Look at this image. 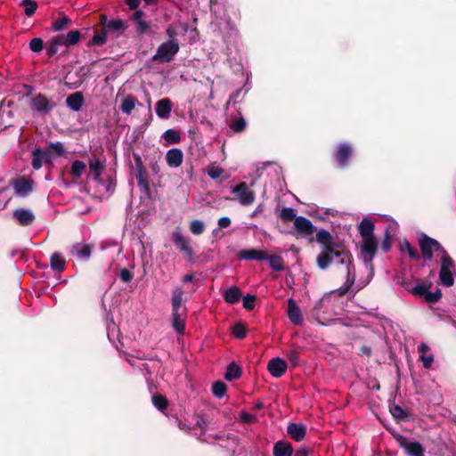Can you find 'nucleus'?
Instances as JSON below:
<instances>
[{
	"mask_svg": "<svg viewBox=\"0 0 456 456\" xmlns=\"http://www.w3.org/2000/svg\"><path fill=\"white\" fill-rule=\"evenodd\" d=\"M84 103V97L80 92H76L69 95L66 99L67 106L73 111H78Z\"/></svg>",
	"mask_w": 456,
	"mask_h": 456,
	"instance_id": "nucleus-28",
	"label": "nucleus"
},
{
	"mask_svg": "<svg viewBox=\"0 0 456 456\" xmlns=\"http://www.w3.org/2000/svg\"><path fill=\"white\" fill-rule=\"evenodd\" d=\"M241 371L240 369L235 364L231 363L227 367V370L225 372V379L229 381L239 379L240 377Z\"/></svg>",
	"mask_w": 456,
	"mask_h": 456,
	"instance_id": "nucleus-43",
	"label": "nucleus"
},
{
	"mask_svg": "<svg viewBox=\"0 0 456 456\" xmlns=\"http://www.w3.org/2000/svg\"><path fill=\"white\" fill-rule=\"evenodd\" d=\"M255 296H252L250 294H248L247 296H245L243 297V306L246 308V309H248V310H251L254 308L255 306Z\"/></svg>",
	"mask_w": 456,
	"mask_h": 456,
	"instance_id": "nucleus-59",
	"label": "nucleus"
},
{
	"mask_svg": "<svg viewBox=\"0 0 456 456\" xmlns=\"http://www.w3.org/2000/svg\"><path fill=\"white\" fill-rule=\"evenodd\" d=\"M51 161V153L48 151H44L37 148L32 152V167L35 170L42 167L44 162Z\"/></svg>",
	"mask_w": 456,
	"mask_h": 456,
	"instance_id": "nucleus-17",
	"label": "nucleus"
},
{
	"mask_svg": "<svg viewBox=\"0 0 456 456\" xmlns=\"http://www.w3.org/2000/svg\"><path fill=\"white\" fill-rule=\"evenodd\" d=\"M86 168V164L80 160H75L71 164L70 173L75 179H79Z\"/></svg>",
	"mask_w": 456,
	"mask_h": 456,
	"instance_id": "nucleus-41",
	"label": "nucleus"
},
{
	"mask_svg": "<svg viewBox=\"0 0 456 456\" xmlns=\"http://www.w3.org/2000/svg\"><path fill=\"white\" fill-rule=\"evenodd\" d=\"M358 230L362 238L374 237V224L367 218H363L359 224Z\"/></svg>",
	"mask_w": 456,
	"mask_h": 456,
	"instance_id": "nucleus-33",
	"label": "nucleus"
},
{
	"mask_svg": "<svg viewBox=\"0 0 456 456\" xmlns=\"http://www.w3.org/2000/svg\"><path fill=\"white\" fill-rule=\"evenodd\" d=\"M267 369L273 377L280 378L285 373L287 370V363L280 357L273 358L269 362Z\"/></svg>",
	"mask_w": 456,
	"mask_h": 456,
	"instance_id": "nucleus-16",
	"label": "nucleus"
},
{
	"mask_svg": "<svg viewBox=\"0 0 456 456\" xmlns=\"http://www.w3.org/2000/svg\"><path fill=\"white\" fill-rule=\"evenodd\" d=\"M59 37L62 45L69 47L79 42L81 34L78 30H71L67 35L61 34Z\"/></svg>",
	"mask_w": 456,
	"mask_h": 456,
	"instance_id": "nucleus-32",
	"label": "nucleus"
},
{
	"mask_svg": "<svg viewBox=\"0 0 456 456\" xmlns=\"http://www.w3.org/2000/svg\"><path fill=\"white\" fill-rule=\"evenodd\" d=\"M50 147L56 152L57 155L61 156L65 152V148L61 142H51Z\"/></svg>",
	"mask_w": 456,
	"mask_h": 456,
	"instance_id": "nucleus-60",
	"label": "nucleus"
},
{
	"mask_svg": "<svg viewBox=\"0 0 456 456\" xmlns=\"http://www.w3.org/2000/svg\"><path fill=\"white\" fill-rule=\"evenodd\" d=\"M13 189L18 196L26 197L33 190V182L24 177L17 179L13 183Z\"/></svg>",
	"mask_w": 456,
	"mask_h": 456,
	"instance_id": "nucleus-19",
	"label": "nucleus"
},
{
	"mask_svg": "<svg viewBox=\"0 0 456 456\" xmlns=\"http://www.w3.org/2000/svg\"><path fill=\"white\" fill-rule=\"evenodd\" d=\"M231 191L235 195L234 200H237L241 206H250L256 200V193L245 182L238 183L231 188Z\"/></svg>",
	"mask_w": 456,
	"mask_h": 456,
	"instance_id": "nucleus-7",
	"label": "nucleus"
},
{
	"mask_svg": "<svg viewBox=\"0 0 456 456\" xmlns=\"http://www.w3.org/2000/svg\"><path fill=\"white\" fill-rule=\"evenodd\" d=\"M62 45H63L60 39L59 35L53 37L46 43V53L49 56H53L57 53V52L59 51V48Z\"/></svg>",
	"mask_w": 456,
	"mask_h": 456,
	"instance_id": "nucleus-36",
	"label": "nucleus"
},
{
	"mask_svg": "<svg viewBox=\"0 0 456 456\" xmlns=\"http://www.w3.org/2000/svg\"><path fill=\"white\" fill-rule=\"evenodd\" d=\"M166 33L170 39H174L176 37L185 36L187 33L190 34V43H195L197 40L196 29L190 28L185 22H173L167 29Z\"/></svg>",
	"mask_w": 456,
	"mask_h": 456,
	"instance_id": "nucleus-8",
	"label": "nucleus"
},
{
	"mask_svg": "<svg viewBox=\"0 0 456 456\" xmlns=\"http://www.w3.org/2000/svg\"><path fill=\"white\" fill-rule=\"evenodd\" d=\"M173 108V104L168 98H163L157 102L155 106V111L157 116L161 119H167L170 117V113Z\"/></svg>",
	"mask_w": 456,
	"mask_h": 456,
	"instance_id": "nucleus-21",
	"label": "nucleus"
},
{
	"mask_svg": "<svg viewBox=\"0 0 456 456\" xmlns=\"http://www.w3.org/2000/svg\"><path fill=\"white\" fill-rule=\"evenodd\" d=\"M162 137L169 144L177 143V142H179V141L181 139L180 133L175 129H167L163 134Z\"/></svg>",
	"mask_w": 456,
	"mask_h": 456,
	"instance_id": "nucleus-42",
	"label": "nucleus"
},
{
	"mask_svg": "<svg viewBox=\"0 0 456 456\" xmlns=\"http://www.w3.org/2000/svg\"><path fill=\"white\" fill-rule=\"evenodd\" d=\"M224 173V169L220 167L211 165L208 168V175L212 179L219 178Z\"/></svg>",
	"mask_w": 456,
	"mask_h": 456,
	"instance_id": "nucleus-52",
	"label": "nucleus"
},
{
	"mask_svg": "<svg viewBox=\"0 0 456 456\" xmlns=\"http://www.w3.org/2000/svg\"><path fill=\"white\" fill-rule=\"evenodd\" d=\"M107 40V37H106V34L105 32H102V33H98V34H95L93 38H92V44L94 45H102L103 44H105Z\"/></svg>",
	"mask_w": 456,
	"mask_h": 456,
	"instance_id": "nucleus-55",
	"label": "nucleus"
},
{
	"mask_svg": "<svg viewBox=\"0 0 456 456\" xmlns=\"http://www.w3.org/2000/svg\"><path fill=\"white\" fill-rule=\"evenodd\" d=\"M353 155V148L347 142L339 143L337 146V150L334 153V157L338 167L339 168H345L348 166L349 159Z\"/></svg>",
	"mask_w": 456,
	"mask_h": 456,
	"instance_id": "nucleus-11",
	"label": "nucleus"
},
{
	"mask_svg": "<svg viewBox=\"0 0 456 456\" xmlns=\"http://www.w3.org/2000/svg\"><path fill=\"white\" fill-rule=\"evenodd\" d=\"M391 413L397 419H403L406 417L404 410L399 405H394L391 409Z\"/></svg>",
	"mask_w": 456,
	"mask_h": 456,
	"instance_id": "nucleus-56",
	"label": "nucleus"
},
{
	"mask_svg": "<svg viewBox=\"0 0 456 456\" xmlns=\"http://www.w3.org/2000/svg\"><path fill=\"white\" fill-rule=\"evenodd\" d=\"M120 280L124 282H130L134 277L131 271L128 269H122L119 274Z\"/></svg>",
	"mask_w": 456,
	"mask_h": 456,
	"instance_id": "nucleus-61",
	"label": "nucleus"
},
{
	"mask_svg": "<svg viewBox=\"0 0 456 456\" xmlns=\"http://www.w3.org/2000/svg\"><path fill=\"white\" fill-rule=\"evenodd\" d=\"M239 258L241 260H265L267 258V255L265 251L260 249H248L241 250L239 252Z\"/></svg>",
	"mask_w": 456,
	"mask_h": 456,
	"instance_id": "nucleus-26",
	"label": "nucleus"
},
{
	"mask_svg": "<svg viewBox=\"0 0 456 456\" xmlns=\"http://www.w3.org/2000/svg\"><path fill=\"white\" fill-rule=\"evenodd\" d=\"M226 392V385L223 381H216L212 385V393L217 398L224 396Z\"/></svg>",
	"mask_w": 456,
	"mask_h": 456,
	"instance_id": "nucleus-46",
	"label": "nucleus"
},
{
	"mask_svg": "<svg viewBox=\"0 0 456 456\" xmlns=\"http://www.w3.org/2000/svg\"><path fill=\"white\" fill-rule=\"evenodd\" d=\"M230 127L233 132H242L246 127V121L242 117H240L239 118L232 121Z\"/></svg>",
	"mask_w": 456,
	"mask_h": 456,
	"instance_id": "nucleus-49",
	"label": "nucleus"
},
{
	"mask_svg": "<svg viewBox=\"0 0 456 456\" xmlns=\"http://www.w3.org/2000/svg\"><path fill=\"white\" fill-rule=\"evenodd\" d=\"M135 103L136 100L133 96L127 95L123 99L120 105V110L123 113L130 115L135 107Z\"/></svg>",
	"mask_w": 456,
	"mask_h": 456,
	"instance_id": "nucleus-39",
	"label": "nucleus"
},
{
	"mask_svg": "<svg viewBox=\"0 0 456 456\" xmlns=\"http://www.w3.org/2000/svg\"><path fill=\"white\" fill-rule=\"evenodd\" d=\"M400 250L403 254H407L410 258L413 260H419V255L415 248H413L409 240H404L400 243Z\"/></svg>",
	"mask_w": 456,
	"mask_h": 456,
	"instance_id": "nucleus-37",
	"label": "nucleus"
},
{
	"mask_svg": "<svg viewBox=\"0 0 456 456\" xmlns=\"http://www.w3.org/2000/svg\"><path fill=\"white\" fill-rule=\"evenodd\" d=\"M183 155L180 149L172 148L167 151L166 155V160L167 165L172 168L180 167L183 163Z\"/></svg>",
	"mask_w": 456,
	"mask_h": 456,
	"instance_id": "nucleus-23",
	"label": "nucleus"
},
{
	"mask_svg": "<svg viewBox=\"0 0 456 456\" xmlns=\"http://www.w3.org/2000/svg\"><path fill=\"white\" fill-rule=\"evenodd\" d=\"M129 20L134 23L135 32L138 35H143L150 31L151 21L145 19V12L142 10H136L129 17Z\"/></svg>",
	"mask_w": 456,
	"mask_h": 456,
	"instance_id": "nucleus-12",
	"label": "nucleus"
},
{
	"mask_svg": "<svg viewBox=\"0 0 456 456\" xmlns=\"http://www.w3.org/2000/svg\"><path fill=\"white\" fill-rule=\"evenodd\" d=\"M288 317L295 325H301L304 322L301 310L293 298L288 300Z\"/></svg>",
	"mask_w": 456,
	"mask_h": 456,
	"instance_id": "nucleus-15",
	"label": "nucleus"
},
{
	"mask_svg": "<svg viewBox=\"0 0 456 456\" xmlns=\"http://www.w3.org/2000/svg\"><path fill=\"white\" fill-rule=\"evenodd\" d=\"M288 359L293 366H297L299 363V354L296 350H290L287 354Z\"/></svg>",
	"mask_w": 456,
	"mask_h": 456,
	"instance_id": "nucleus-58",
	"label": "nucleus"
},
{
	"mask_svg": "<svg viewBox=\"0 0 456 456\" xmlns=\"http://www.w3.org/2000/svg\"><path fill=\"white\" fill-rule=\"evenodd\" d=\"M231 223L232 221L228 216H223L217 221L219 228H227L231 225Z\"/></svg>",
	"mask_w": 456,
	"mask_h": 456,
	"instance_id": "nucleus-63",
	"label": "nucleus"
},
{
	"mask_svg": "<svg viewBox=\"0 0 456 456\" xmlns=\"http://www.w3.org/2000/svg\"><path fill=\"white\" fill-rule=\"evenodd\" d=\"M152 403L159 411L163 412L168 405V401L161 395H154L152 396Z\"/></svg>",
	"mask_w": 456,
	"mask_h": 456,
	"instance_id": "nucleus-44",
	"label": "nucleus"
},
{
	"mask_svg": "<svg viewBox=\"0 0 456 456\" xmlns=\"http://www.w3.org/2000/svg\"><path fill=\"white\" fill-rule=\"evenodd\" d=\"M183 290L182 288H175L172 290V312H186V308L183 307Z\"/></svg>",
	"mask_w": 456,
	"mask_h": 456,
	"instance_id": "nucleus-25",
	"label": "nucleus"
},
{
	"mask_svg": "<svg viewBox=\"0 0 456 456\" xmlns=\"http://www.w3.org/2000/svg\"><path fill=\"white\" fill-rule=\"evenodd\" d=\"M89 175L93 180L97 181L104 170V163L98 158L90 159L89 162Z\"/></svg>",
	"mask_w": 456,
	"mask_h": 456,
	"instance_id": "nucleus-27",
	"label": "nucleus"
},
{
	"mask_svg": "<svg viewBox=\"0 0 456 456\" xmlns=\"http://www.w3.org/2000/svg\"><path fill=\"white\" fill-rule=\"evenodd\" d=\"M133 157L135 164L136 170V180L138 186L141 189L146 190L148 189V181L145 177V168L142 163V159L140 154L134 152Z\"/></svg>",
	"mask_w": 456,
	"mask_h": 456,
	"instance_id": "nucleus-14",
	"label": "nucleus"
},
{
	"mask_svg": "<svg viewBox=\"0 0 456 456\" xmlns=\"http://www.w3.org/2000/svg\"><path fill=\"white\" fill-rule=\"evenodd\" d=\"M288 435L295 441H302L306 434V428L301 423H289L287 428Z\"/></svg>",
	"mask_w": 456,
	"mask_h": 456,
	"instance_id": "nucleus-22",
	"label": "nucleus"
},
{
	"mask_svg": "<svg viewBox=\"0 0 456 456\" xmlns=\"http://www.w3.org/2000/svg\"><path fill=\"white\" fill-rule=\"evenodd\" d=\"M432 282L427 280H419L413 286L410 292L415 297H422L428 303H436L442 297V291L440 289H436V291L431 292L429 289L432 287Z\"/></svg>",
	"mask_w": 456,
	"mask_h": 456,
	"instance_id": "nucleus-5",
	"label": "nucleus"
},
{
	"mask_svg": "<svg viewBox=\"0 0 456 456\" xmlns=\"http://www.w3.org/2000/svg\"><path fill=\"white\" fill-rule=\"evenodd\" d=\"M31 109L41 114L50 113L55 107V103L46 96L39 94L30 99Z\"/></svg>",
	"mask_w": 456,
	"mask_h": 456,
	"instance_id": "nucleus-10",
	"label": "nucleus"
},
{
	"mask_svg": "<svg viewBox=\"0 0 456 456\" xmlns=\"http://www.w3.org/2000/svg\"><path fill=\"white\" fill-rule=\"evenodd\" d=\"M20 5L24 7L27 16H32L37 8V4L34 0H22Z\"/></svg>",
	"mask_w": 456,
	"mask_h": 456,
	"instance_id": "nucleus-47",
	"label": "nucleus"
},
{
	"mask_svg": "<svg viewBox=\"0 0 456 456\" xmlns=\"http://www.w3.org/2000/svg\"><path fill=\"white\" fill-rule=\"evenodd\" d=\"M44 47V42L39 37H35L29 42V49L34 53L40 52Z\"/></svg>",
	"mask_w": 456,
	"mask_h": 456,
	"instance_id": "nucleus-54",
	"label": "nucleus"
},
{
	"mask_svg": "<svg viewBox=\"0 0 456 456\" xmlns=\"http://www.w3.org/2000/svg\"><path fill=\"white\" fill-rule=\"evenodd\" d=\"M185 315H186V312H172L171 313L172 327L177 334H183V332H184Z\"/></svg>",
	"mask_w": 456,
	"mask_h": 456,
	"instance_id": "nucleus-24",
	"label": "nucleus"
},
{
	"mask_svg": "<svg viewBox=\"0 0 456 456\" xmlns=\"http://www.w3.org/2000/svg\"><path fill=\"white\" fill-rule=\"evenodd\" d=\"M50 263L51 268L54 271L61 272L65 268V260L58 252L52 255Z\"/></svg>",
	"mask_w": 456,
	"mask_h": 456,
	"instance_id": "nucleus-38",
	"label": "nucleus"
},
{
	"mask_svg": "<svg viewBox=\"0 0 456 456\" xmlns=\"http://www.w3.org/2000/svg\"><path fill=\"white\" fill-rule=\"evenodd\" d=\"M240 419L244 424L256 423L257 421L256 416L250 414L245 411H240Z\"/></svg>",
	"mask_w": 456,
	"mask_h": 456,
	"instance_id": "nucleus-53",
	"label": "nucleus"
},
{
	"mask_svg": "<svg viewBox=\"0 0 456 456\" xmlns=\"http://www.w3.org/2000/svg\"><path fill=\"white\" fill-rule=\"evenodd\" d=\"M439 280L444 287H452L455 282L456 264L447 252H443L440 259Z\"/></svg>",
	"mask_w": 456,
	"mask_h": 456,
	"instance_id": "nucleus-4",
	"label": "nucleus"
},
{
	"mask_svg": "<svg viewBox=\"0 0 456 456\" xmlns=\"http://www.w3.org/2000/svg\"><path fill=\"white\" fill-rule=\"evenodd\" d=\"M419 245L421 250L422 257L425 261H431L436 253V256L441 259L443 252H447L438 240L428 236L425 233H421L419 235Z\"/></svg>",
	"mask_w": 456,
	"mask_h": 456,
	"instance_id": "nucleus-3",
	"label": "nucleus"
},
{
	"mask_svg": "<svg viewBox=\"0 0 456 456\" xmlns=\"http://www.w3.org/2000/svg\"><path fill=\"white\" fill-rule=\"evenodd\" d=\"M233 334L238 338H243L246 336V331L241 325L238 324L233 329Z\"/></svg>",
	"mask_w": 456,
	"mask_h": 456,
	"instance_id": "nucleus-62",
	"label": "nucleus"
},
{
	"mask_svg": "<svg viewBox=\"0 0 456 456\" xmlns=\"http://www.w3.org/2000/svg\"><path fill=\"white\" fill-rule=\"evenodd\" d=\"M293 448L289 443L278 441L273 446V456H292Z\"/></svg>",
	"mask_w": 456,
	"mask_h": 456,
	"instance_id": "nucleus-30",
	"label": "nucleus"
},
{
	"mask_svg": "<svg viewBox=\"0 0 456 456\" xmlns=\"http://www.w3.org/2000/svg\"><path fill=\"white\" fill-rule=\"evenodd\" d=\"M265 260L268 261L270 267L274 271L279 272L284 270L285 268L284 261L282 257H281L280 256H267V258H265Z\"/></svg>",
	"mask_w": 456,
	"mask_h": 456,
	"instance_id": "nucleus-40",
	"label": "nucleus"
},
{
	"mask_svg": "<svg viewBox=\"0 0 456 456\" xmlns=\"http://www.w3.org/2000/svg\"><path fill=\"white\" fill-rule=\"evenodd\" d=\"M71 254L78 259H88L91 256V248L88 244L77 243L72 247Z\"/></svg>",
	"mask_w": 456,
	"mask_h": 456,
	"instance_id": "nucleus-29",
	"label": "nucleus"
},
{
	"mask_svg": "<svg viewBox=\"0 0 456 456\" xmlns=\"http://www.w3.org/2000/svg\"><path fill=\"white\" fill-rule=\"evenodd\" d=\"M429 350V347L427 344L421 343L418 346V352L419 354V358L422 361L423 367L425 369H429L432 366L434 362V356L432 354H427L426 353Z\"/></svg>",
	"mask_w": 456,
	"mask_h": 456,
	"instance_id": "nucleus-31",
	"label": "nucleus"
},
{
	"mask_svg": "<svg viewBox=\"0 0 456 456\" xmlns=\"http://www.w3.org/2000/svg\"><path fill=\"white\" fill-rule=\"evenodd\" d=\"M159 159H160L159 155L150 159L149 166H150V168H151L153 175H159L160 173L161 169H160V166L159 164Z\"/></svg>",
	"mask_w": 456,
	"mask_h": 456,
	"instance_id": "nucleus-51",
	"label": "nucleus"
},
{
	"mask_svg": "<svg viewBox=\"0 0 456 456\" xmlns=\"http://www.w3.org/2000/svg\"><path fill=\"white\" fill-rule=\"evenodd\" d=\"M69 22H70V20L66 16L60 18L53 23V29L54 31H61L67 27V25Z\"/></svg>",
	"mask_w": 456,
	"mask_h": 456,
	"instance_id": "nucleus-50",
	"label": "nucleus"
},
{
	"mask_svg": "<svg viewBox=\"0 0 456 456\" xmlns=\"http://www.w3.org/2000/svg\"><path fill=\"white\" fill-rule=\"evenodd\" d=\"M316 240L322 248L316 258V263L321 270H326L333 265L336 272L345 276V282L337 289L338 296L345 295L353 287L355 281V268L353 263L352 254L342 245L334 241L330 232L321 229L316 233Z\"/></svg>",
	"mask_w": 456,
	"mask_h": 456,
	"instance_id": "nucleus-1",
	"label": "nucleus"
},
{
	"mask_svg": "<svg viewBox=\"0 0 456 456\" xmlns=\"http://www.w3.org/2000/svg\"><path fill=\"white\" fill-rule=\"evenodd\" d=\"M280 217L284 222H289L292 220L295 221V218L297 216H296V212L292 208H282L280 212Z\"/></svg>",
	"mask_w": 456,
	"mask_h": 456,
	"instance_id": "nucleus-48",
	"label": "nucleus"
},
{
	"mask_svg": "<svg viewBox=\"0 0 456 456\" xmlns=\"http://www.w3.org/2000/svg\"><path fill=\"white\" fill-rule=\"evenodd\" d=\"M294 226L297 232L305 235H312L315 231V227L313 223L302 216L295 218Z\"/></svg>",
	"mask_w": 456,
	"mask_h": 456,
	"instance_id": "nucleus-18",
	"label": "nucleus"
},
{
	"mask_svg": "<svg viewBox=\"0 0 456 456\" xmlns=\"http://www.w3.org/2000/svg\"><path fill=\"white\" fill-rule=\"evenodd\" d=\"M378 248V242L375 237L362 238L361 244L362 254L363 255L364 268L367 271V277L365 279L360 278L357 281H354V284L351 289L354 292H358L365 286H367L371 281L374 271L372 266V259L374 258Z\"/></svg>",
	"mask_w": 456,
	"mask_h": 456,
	"instance_id": "nucleus-2",
	"label": "nucleus"
},
{
	"mask_svg": "<svg viewBox=\"0 0 456 456\" xmlns=\"http://www.w3.org/2000/svg\"><path fill=\"white\" fill-rule=\"evenodd\" d=\"M240 297H241V291L236 286L229 288L224 293V299L225 300V302H227L229 304L238 303L239 300L240 299Z\"/></svg>",
	"mask_w": 456,
	"mask_h": 456,
	"instance_id": "nucleus-34",
	"label": "nucleus"
},
{
	"mask_svg": "<svg viewBox=\"0 0 456 456\" xmlns=\"http://www.w3.org/2000/svg\"><path fill=\"white\" fill-rule=\"evenodd\" d=\"M394 436L408 456H424L425 448L419 442L410 440L400 434H396Z\"/></svg>",
	"mask_w": 456,
	"mask_h": 456,
	"instance_id": "nucleus-9",
	"label": "nucleus"
},
{
	"mask_svg": "<svg viewBox=\"0 0 456 456\" xmlns=\"http://www.w3.org/2000/svg\"><path fill=\"white\" fill-rule=\"evenodd\" d=\"M391 248V237L388 231H386L385 237L380 244V248L384 252H387Z\"/></svg>",
	"mask_w": 456,
	"mask_h": 456,
	"instance_id": "nucleus-57",
	"label": "nucleus"
},
{
	"mask_svg": "<svg viewBox=\"0 0 456 456\" xmlns=\"http://www.w3.org/2000/svg\"><path fill=\"white\" fill-rule=\"evenodd\" d=\"M13 216L17 222L22 226L31 224L35 220V216L30 209L17 208L13 211Z\"/></svg>",
	"mask_w": 456,
	"mask_h": 456,
	"instance_id": "nucleus-20",
	"label": "nucleus"
},
{
	"mask_svg": "<svg viewBox=\"0 0 456 456\" xmlns=\"http://www.w3.org/2000/svg\"><path fill=\"white\" fill-rule=\"evenodd\" d=\"M205 223L202 220L195 219L190 223V231L194 235H200L205 230Z\"/></svg>",
	"mask_w": 456,
	"mask_h": 456,
	"instance_id": "nucleus-45",
	"label": "nucleus"
},
{
	"mask_svg": "<svg viewBox=\"0 0 456 456\" xmlns=\"http://www.w3.org/2000/svg\"><path fill=\"white\" fill-rule=\"evenodd\" d=\"M172 239L175 246L183 253H184L190 259L193 256L192 248L190 246V241L180 232L175 231L172 233Z\"/></svg>",
	"mask_w": 456,
	"mask_h": 456,
	"instance_id": "nucleus-13",
	"label": "nucleus"
},
{
	"mask_svg": "<svg viewBox=\"0 0 456 456\" xmlns=\"http://www.w3.org/2000/svg\"><path fill=\"white\" fill-rule=\"evenodd\" d=\"M179 51V45L175 39H169L162 43L157 49L156 53L153 55V61H159L161 62H168L173 60L174 56Z\"/></svg>",
	"mask_w": 456,
	"mask_h": 456,
	"instance_id": "nucleus-6",
	"label": "nucleus"
},
{
	"mask_svg": "<svg viewBox=\"0 0 456 456\" xmlns=\"http://www.w3.org/2000/svg\"><path fill=\"white\" fill-rule=\"evenodd\" d=\"M71 77V75L70 74H68L67 77H66V81H65V84L66 86L70 88V89H76L77 87H79L82 84L81 81H76V82H70L69 81Z\"/></svg>",
	"mask_w": 456,
	"mask_h": 456,
	"instance_id": "nucleus-64",
	"label": "nucleus"
},
{
	"mask_svg": "<svg viewBox=\"0 0 456 456\" xmlns=\"http://www.w3.org/2000/svg\"><path fill=\"white\" fill-rule=\"evenodd\" d=\"M127 28V21L122 20H110L106 25L107 29L117 32L118 35L123 34Z\"/></svg>",
	"mask_w": 456,
	"mask_h": 456,
	"instance_id": "nucleus-35",
	"label": "nucleus"
}]
</instances>
